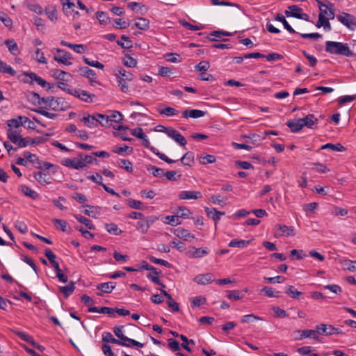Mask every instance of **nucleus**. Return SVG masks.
Here are the masks:
<instances>
[{"label": "nucleus", "instance_id": "46", "mask_svg": "<svg viewBox=\"0 0 356 356\" xmlns=\"http://www.w3.org/2000/svg\"><path fill=\"white\" fill-rule=\"evenodd\" d=\"M105 228L108 233L112 234L119 235L122 233V230L119 229L115 223H107L105 225Z\"/></svg>", "mask_w": 356, "mask_h": 356}, {"label": "nucleus", "instance_id": "7", "mask_svg": "<svg viewBox=\"0 0 356 356\" xmlns=\"http://www.w3.org/2000/svg\"><path fill=\"white\" fill-rule=\"evenodd\" d=\"M61 102H63L61 98H56L52 96L42 97V104H44L47 107L50 108L54 111L64 110V108L60 106Z\"/></svg>", "mask_w": 356, "mask_h": 356}, {"label": "nucleus", "instance_id": "64", "mask_svg": "<svg viewBox=\"0 0 356 356\" xmlns=\"http://www.w3.org/2000/svg\"><path fill=\"white\" fill-rule=\"evenodd\" d=\"M227 298L230 300H238L243 298V295L238 290H232L228 291Z\"/></svg>", "mask_w": 356, "mask_h": 356}, {"label": "nucleus", "instance_id": "62", "mask_svg": "<svg viewBox=\"0 0 356 356\" xmlns=\"http://www.w3.org/2000/svg\"><path fill=\"white\" fill-rule=\"evenodd\" d=\"M79 92H81V93L79 95V98L86 102H92V98L95 97V95H91L89 92H88L87 91L83 90H81Z\"/></svg>", "mask_w": 356, "mask_h": 356}, {"label": "nucleus", "instance_id": "59", "mask_svg": "<svg viewBox=\"0 0 356 356\" xmlns=\"http://www.w3.org/2000/svg\"><path fill=\"white\" fill-rule=\"evenodd\" d=\"M261 293L268 297H278L279 291H275L271 287L264 286L261 289Z\"/></svg>", "mask_w": 356, "mask_h": 356}, {"label": "nucleus", "instance_id": "9", "mask_svg": "<svg viewBox=\"0 0 356 356\" xmlns=\"http://www.w3.org/2000/svg\"><path fill=\"white\" fill-rule=\"evenodd\" d=\"M179 197L181 200H197L202 197L200 191H183L179 194Z\"/></svg>", "mask_w": 356, "mask_h": 356}, {"label": "nucleus", "instance_id": "49", "mask_svg": "<svg viewBox=\"0 0 356 356\" xmlns=\"http://www.w3.org/2000/svg\"><path fill=\"white\" fill-rule=\"evenodd\" d=\"M312 165L314 166L312 169L316 172L326 173L330 171V169L326 165L321 163H313Z\"/></svg>", "mask_w": 356, "mask_h": 356}, {"label": "nucleus", "instance_id": "56", "mask_svg": "<svg viewBox=\"0 0 356 356\" xmlns=\"http://www.w3.org/2000/svg\"><path fill=\"white\" fill-rule=\"evenodd\" d=\"M52 222L54 223L56 228L60 229L63 232L66 231V227L67 225L66 221L61 219L54 218L52 219Z\"/></svg>", "mask_w": 356, "mask_h": 356}, {"label": "nucleus", "instance_id": "26", "mask_svg": "<svg viewBox=\"0 0 356 356\" xmlns=\"http://www.w3.org/2000/svg\"><path fill=\"white\" fill-rule=\"evenodd\" d=\"M54 76L57 79L65 82L70 81L72 79V75L70 73L60 70H55L54 72Z\"/></svg>", "mask_w": 356, "mask_h": 356}, {"label": "nucleus", "instance_id": "19", "mask_svg": "<svg viewBox=\"0 0 356 356\" xmlns=\"http://www.w3.org/2000/svg\"><path fill=\"white\" fill-rule=\"evenodd\" d=\"M33 175L34 179L40 184L45 185L51 183L49 175L42 171L35 172Z\"/></svg>", "mask_w": 356, "mask_h": 356}, {"label": "nucleus", "instance_id": "60", "mask_svg": "<svg viewBox=\"0 0 356 356\" xmlns=\"http://www.w3.org/2000/svg\"><path fill=\"white\" fill-rule=\"evenodd\" d=\"M14 333L15 335L18 336L22 340L26 341L28 343H32V341H33V338L28 334L26 332H20V331H14Z\"/></svg>", "mask_w": 356, "mask_h": 356}, {"label": "nucleus", "instance_id": "16", "mask_svg": "<svg viewBox=\"0 0 356 356\" xmlns=\"http://www.w3.org/2000/svg\"><path fill=\"white\" fill-rule=\"evenodd\" d=\"M213 275L211 273L200 274L196 275L193 280L198 284H207L212 282Z\"/></svg>", "mask_w": 356, "mask_h": 356}, {"label": "nucleus", "instance_id": "24", "mask_svg": "<svg viewBox=\"0 0 356 356\" xmlns=\"http://www.w3.org/2000/svg\"><path fill=\"white\" fill-rule=\"evenodd\" d=\"M60 44L63 46L67 47L73 49L75 52H76L78 54H82V53L85 52L86 50V46L84 45V44H71V43L67 42H66L65 40H62L60 42Z\"/></svg>", "mask_w": 356, "mask_h": 356}, {"label": "nucleus", "instance_id": "44", "mask_svg": "<svg viewBox=\"0 0 356 356\" xmlns=\"http://www.w3.org/2000/svg\"><path fill=\"white\" fill-rule=\"evenodd\" d=\"M193 252H191V256L194 258H200L208 254L209 251L207 248L202 249L197 248L195 247L192 248Z\"/></svg>", "mask_w": 356, "mask_h": 356}, {"label": "nucleus", "instance_id": "34", "mask_svg": "<svg viewBox=\"0 0 356 356\" xmlns=\"http://www.w3.org/2000/svg\"><path fill=\"white\" fill-rule=\"evenodd\" d=\"M321 149H329L331 151H334V152H343L345 150V147L343 145H341L340 143H336V144L326 143V144L322 145Z\"/></svg>", "mask_w": 356, "mask_h": 356}, {"label": "nucleus", "instance_id": "58", "mask_svg": "<svg viewBox=\"0 0 356 356\" xmlns=\"http://www.w3.org/2000/svg\"><path fill=\"white\" fill-rule=\"evenodd\" d=\"M26 7L31 11L38 14V15H41L43 13V9L38 4V3H28L26 4Z\"/></svg>", "mask_w": 356, "mask_h": 356}, {"label": "nucleus", "instance_id": "43", "mask_svg": "<svg viewBox=\"0 0 356 356\" xmlns=\"http://www.w3.org/2000/svg\"><path fill=\"white\" fill-rule=\"evenodd\" d=\"M121 40H118L117 44L122 48L129 49L132 47V42L127 36L124 35H122Z\"/></svg>", "mask_w": 356, "mask_h": 356}, {"label": "nucleus", "instance_id": "2", "mask_svg": "<svg viewBox=\"0 0 356 356\" xmlns=\"http://www.w3.org/2000/svg\"><path fill=\"white\" fill-rule=\"evenodd\" d=\"M325 50L327 53L334 55H341L352 57L354 54L350 50L347 43L340 42L326 41Z\"/></svg>", "mask_w": 356, "mask_h": 356}, {"label": "nucleus", "instance_id": "8", "mask_svg": "<svg viewBox=\"0 0 356 356\" xmlns=\"http://www.w3.org/2000/svg\"><path fill=\"white\" fill-rule=\"evenodd\" d=\"M316 329L321 331L320 334L332 335L342 333V330L340 328L334 327L332 325L327 326L325 324L318 325Z\"/></svg>", "mask_w": 356, "mask_h": 356}, {"label": "nucleus", "instance_id": "1", "mask_svg": "<svg viewBox=\"0 0 356 356\" xmlns=\"http://www.w3.org/2000/svg\"><path fill=\"white\" fill-rule=\"evenodd\" d=\"M27 122L31 121L27 117L19 116L17 119H11L7 121L8 127L7 131L8 138L12 143L17 145L19 147H25L29 143V137L22 138L21 133V126L25 124Z\"/></svg>", "mask_w": 356, "mask_h": 356}, {"label": "nucleus", "instance_id": "22", "mask_svg": "<svg viewBox=\"0 0 356 356\" xmlns=\"http://www.w3.org/2000/svg\"><path fill=\"white\" fill-rule=\"evenodd\" d=\"M85 125L89 128H94L97 127V120L96 113L93 115L88 114L81 120Z\"/></svg>", "mask_w": 356, "mask_h": 356}, {"label": "nucleus", "instance_id": "25", "mask_svg": "<svg viewBox=\"0 0 356 356\" xmlns=\"http://www.w3.org/2000/svg\"><path fill=\"white\" fill-rule=\"evenodd\" d=\"M205 211L207 216L216 222L220 219L221 216L225 215V212L218 211L216 210V209L214 208L209 209L208 207H206Z\"/></svg>", "mask_w": 356, "mask_h": 356}, {"label": "nucleus", "instance_id": "36", "mask_svg": "<svg viewBox=\"0 0 356 356\" xmlns=\"http://www.w3.org/2000/svg\"><path fill=\"white\" fill-rule=\"evenodd\" d=\"M4 43L13 55L16 56L19 54L17 44L14 40H7Z\"/></svg>", "mask_w": 356, "mask_h": 356}, {"label": "nucleus", "instance_id": "33", "mask_svg": "<svg viewBox=\"0 0 356 356\" xmlns=\"http://www.w3.org/2000/svg\"><path fill=\"white\" fill-rule=\"evenodd\" d=\"M275 20L282 23L284 29H286L290 33H296V31L291 27V26L286 20L284 16L281 14H277L275 17Z\"/></svg>", "mask_w": 356, "mask_h": 356}, {"label": "nucleus", "instance_id": "30", "mask_svg": "<svg viewBox=\"0 0 356 356\" xmlns=\"http://www.w3.org/2000/svg\"><path fill=\"white\" fill-rule=\"evenodd\" d=\"M115 75L118 79H121V78L124 79L125 80L131 81L134 79V75L129 72H127L125 70L122 68H119L116 70Z\"/></svg>", "mask_w": 356, "mask_h": 356}, {"label": "nucleus", "instance_id": "47", "mask_svg": "<svg viewBox=\"0 0 356 356\" xmlns=\"http://www.w3.org/2000/svg\"><path fill=\"white\" fill-rule=\"evenodd\" d=\"M165 223L170 225L172 226H177L181 223L179 216H167L165 217Z\"/></svg>", "mask_w": 356, "mask_h": 356}, {"label": "nucleus", "instance_id": "6", "mask_svg": "<svg viewBox=\"0 0 356 356\" xmlns=\"http://www.w3.org/2000/svg\"><path fill=\"white\" fill-rule=\"evenodd\" d=\"M337 19L350 30L356 29V17L349 13H343L337 16Z\"/></svg>", "mask_w": 356, "mask_h": 356}, {"label": "nucleus", "instance_id": "27", "mask_svg": "<svg viewBox=\"0 0 356 356\" xmlns=\"http://www.w3.org/2000/svg\"><path fill=\"white\" fill-rule=\"evenodd\" d=\"M281 235L284 236H292L295 235L294 228L292 226L285 225H277Z\"/></svg>", "mask_w": 356, "mask_h": 356}, {"label": "nucleus", "instance_id": "10", "mask_svg": "<svg viewBox=\"0 0 356 356\" xmlns=\"http://www.w3.org/2000/svg\"><path fill=\"white\" fill-rule=\"evenodd\" d=\"M115 286L116 284L115 282H113L100 283L98 285H97L96 287L98 290L101 291V292H97V295L99 296H102L103 293H111L112 291L115 289Z\"/></svg>", "mask_w": 356, "mask_h": 356}, {"label": "nucleus", "instance_id": "40", "mask_svg": "<svg viewBox=\"0 0 356 356\" xmlns=\"http://www.w3.org/2000/svg\"><path fill=\"white\" fill-rule=\"evenodd\" d=\"M158 112L161 115H165L167 116L176 115L179 113V111L172 107H165L164 108H158Z\"/></svg>", "mask_w": 356, "mask_h": 356}, {"label": "nucleus", "instance_id": "31", "mask_svg": "<svg viewBox=\"0 0 356 356\" xmlns=\"http://www.w3.org/2000/svg\"><path fill=\"white\" fill-rule=\"evenodd\" d=\"M59 291L64 294L65 298L69 297L74 291V282L72 281L68 285L60 286Z\"/></svg>", "mask_w": 356, "mask_h": 356}, {"label": "nucleus", "instance_id": "45", "mask_svg": "<svg viewBox=\"0 0 356 356\" xmlns=\"http://www.w3.org/2000/svg\"><path fill=\"white\" fill-rule=\"evenodd\" d=\"M321 331L319 330H303V336L306 338H310L313 339H318L320 335Z\"/></svg>", "mask_w": 356, "mask_h": 356}, {"label": "nucleus", "instance_id": "57", "mask_svg": "<svg viewBox=\"0 0 356 356\" xmlns=\"http://www.w3.org/2000/svg\"><path fill=\"white\" fill-rule=\"evenodd\" d=\"M147 170L151 172L154 177H162L165 175V172L163 169L156 168L155 166H150L147 168Z\"/></svg>", "mask_w": 356, "mask_h": 356}, {"label": "nucleus", "instance_id": "39", "mask_svg": "<svg viewBox=\"0 0 356 356\" xmlns=\"http://www.w3.org/2000/svg\"><path fill=\"white\" fill-rule=\"evenodd\" d=\"M138 22L135 23V26L140 30H147L149 28V22L148 19L143 17L138 19Z\"/></svg>", "mask_w": 356, "mask_h": 356}, {"label": "nucleus", "instance_id": "42", "mask_svg": "<svg viewBox=\"0 0 356 356\" xmlns=\"http://www.w3.org/2000/svg\"><path fill=\"white\" fill-rule=\"evenodd\" d=\"M285 293L293 299H298V296L302 294V292L298 291L295 286H289L285 290Z\"/></svg>", "mask_w": 356, "mask_h": 356}, {"label": "nucleus", "instance_id": "52", "mask_svg": "<svg viewBox=\"0 0 356 356\" xmlns=\"http://www.w3.org/2000/svg\"><path fill=\"white\" fill-rule=\"evenodd\" d=\"M97 124H100L103 127H108L109 124L108 115L96 113Z\"/></svg>", "mask_w": 356, "mask_h": 356}, {"label": "nucleus", "instance_id": "54", "mask_svg": "<svg viewBox=\"0 0 356 356\" xmlns=\"http://www.w3.org/2000/svg\"><path fill=\"white\" fill-rule=\"evenodd\" d=\"M102 341L106 343H112L118 345L119 341L113 337L112 334L108 332H104L102 334Z\"/></svg>", "mask_w": 356, "mask_h": 356}, {"label": "nucleus", "instance_id": "18", "mask_svg": "<svg viewBox=\"0 0 356 356\" xmlns=\"http://www.w3.org/2000/svg\"><path fill=\"white\" fill-rule=\"evenodd\" d=\"M153 222L154 220H149L144 217V218L140 219V220L137 222L136 229L142 234H145L147 232L150 227V224Z\"/></svg>", "mask_w": 356, "mask_h": 356}, {"label": "nucleus", "instance_id": "11", "mask_svg": "<svg viewBox=\"0 0 356 356\" xmlns=\"http://www.w3.org/2000/svg\"><path fill=\"white\" fill-rule=\"evenodd\" d=\"M63 164L67 167L76 170L83 169L86 166L83 161L79 159H66L63 161Z\"/></svg>", "mask_w": 356, "mask_h": 356}, {"label": "nucleus", "instance_id": "3", "mask_svg": "<svg viewBox=\"0 0 356 356\" xmlns=\"http://www.w3.org/2000/svg\"><path fill=\"white\" fill-rule=\"evenodd\" d=\"M158 127H161L165 129V133L168 137L173 139L177 143L181 146H185L187 143L186 138L176 129L172 128H166L164 126L159 125Z\"/></svg>", "mask_w": 356, "mask_h": 356}, {"label": "nucleus", "instance_id": "53", "mask_svg": "<svg viewBox=\"0 0 356 356\" xmlns=\"http://www.w3.org/2000/svg\"><path fill=\"white\" fill-rule=\"evenodd\" d=\"M109 123L114 122H120L122 120V115L119 111H112L110 115H108Z\"/></svg>", "mask_w": 356, "mask_h": 356}, {"label": "nucleus", "instance_id": "55", "mask_svg": "<svg viewBox=\"0 0 356 356\" xmlns=\"http://www.w3.org/2000/svg\"><path fill=\"white\" fill-rule=\"evenodd\" d=\"M343 268L348 270L349 271H356V261L344 260L342 262Z\"/></svg>", "mask_w": 356, "mask_h": 356}, {"label": "nucleus", "instance_id": "37", "mask_svg": "<svg viewBox=\"0 0 356 356\" xmlns=\"http://www.w3.org/2000/svg\"><path fill=\"white\" fill-rule=\"evenodd\" d=\"M0 72L4 74H9L12 76H15L16 74V72L10 65H7L2 60H0Z\"/></svg>", "mask_w": 356, "mask_h": 356}, {"label": "nucleus", "instance_id": "12", "mask_svg": "<svg viewBox=\"0 0 356 356\" xmlns=\"http://www.w3.org/2000/svg\"><path fill=\"white\" fill-rule=\"evenodd\" d=\"M174 234L179 238L186 241H191L195 238V236L192 234L188 229L184 228H177L175 229Z\"/></svg>", "mask_w": 356, "mask_h": 356}, {"label": "nucleus", "instance_id": "29", "mask_svg": "<svg viewBox=\"0 0 356 356\" xmlns=\"http://www.w3.org/2000/svg\"><path fill=\"white\" fill-rule=\"evenodd\" d=\"M21 192L26 196L29 197L33 200H35L38 197V194L31 188L26 185H22L20 186Z\"/></svg>", "mask_w": 356, "mask_h": 356}, {"label": "nucleus", "instance_id": "4", "mask_svg": "<svg viewBox=\"0 0 356 356\" xmlns=\"http://www.w3.org/2000/svg\"><path fill=\"white\" fill-rule=\"evenodd\" d=\"M56 54L54 56V59L58 63L70 65L72 63L70 61L72 58V54L61 49H55Z\"/></svg>", "mask_w": 356, "mask_h": 356}, {"label": "nucleus", "instance_id": "48", "mask_svg": "<svg viewBox=\"0 0 356 356\" xmlns=\"http://www.w3.org/2000/svg\"><path fill=\"white\" fill-rule=\"evenodd\" d=\"M96 17L98 19L100 24L106 25L108 24L109 17L107 13L103 11H97L96 13Z\"/></svg>", "mask_w": 356, "mask_h": 356}, {"label": "nucleus", "instance_id": "41", "mask_svg": "<svg viewBox=\"0 0 356 356\" xmlns=\"http://www.w3.org/2000/svg\"><path fill=\"white\" fill-rule=\"evenodd\" d=\"M181 162L185 165H191L194 161V154L191 152H186L180 159Z\"/></svg>", "mask_w": 356, "mask_h": 356}, {"label": "nucleus", "instance_id": "28", "mask_svg": "<svg viewBox=\"0 0 356 356\" xmlns=\"http://www.w3.org/2000/svg\"><path fill=\"white\" fill-rule=\"evenodd\" d=\"M252 240L245 241V240H237V239H233L232 240L229 244L228 246L230 248H245L247 247L250 243Z\"/></svg>", "mask_w": 356, "mask_h": 356}, {"label": "nucleus", "instance_id": "61", "mask_svg": "<svg viewBox=\"0 0 356 356\" xmlns=\"http://www.w3.org/2000/svg\"><path fill=\"white\" fill-rule=\"evenodd\" d=\"M127 204L132 209H143V203L139 200H136L134 199H129L127 200Z\"/></svg>", "mask_w": 356, "mask_h": 356}, {"label": "nucleus", "instance_id": "38", "mask_svg": "<svg viewBox=\"0 0 356 356\" xmlns=\"http://www.w3.org/2000/svg\"><path fill=\"white\" fill-rule=\"evenodd\" d=\"M74 218L80 222L84 224L89 229L94 230L95 229V225L92 224L90 220L83 217L81 215H74Z\"/></svg>", "mask_w": 356, "mask_h": 356}, {"label": "nucleus", "instance_id": "20", "mask_svg": "<svg viewBox=\"0 0 356 356\" xmlns=\"http://www.w3.org/2000/svg\"><path fill=\"white\" fill-rule=\"evenodd\" d=\"M118 345L128 348H133L134 346L143 348L144 346V343L130 339L127 337L123 341H119Z\"/></svg>", "mask_w": 356, "mask_h": 356}, {"label": "nucleus", "instance_id": "21", "mask_svg": "<svg viewBox=\"0 0 356 356\" xmlns=\"http://www.w3.org/2000/svg\"><path fill=\"white\" fill-rule=\"evenodd\" d=\"M303 120V127H307L309 129H313L314 126L317 124L318 120L313 114H309L305 118H301Z\"/></svg>", "mask_w": 356, "mask_h": 356}, {"label": "nucleus", "instance_id": "23", "mask_svg": "<svg viewBox=\"0 0 356 356\" xmlns=\"http://www.w3.org/2000/svg\"><path fill=\"white\" fill-rule=\"evenodd\" d=\"M161 293L163 294L167 299L168 306L172 309L174 312H179V304L172 300V296L163 289H160Z\"/></svg>", "mask_w": 356, "mask_h": 356}, {"label": "nucleus", "instance_id": "51", "mask_svg": "<svg viewBox=\"0 0 356 356\" xmlns=\"http://www.w3.org/2000/svg\"><path fill=\"white\" fill-rule=\"evenodd\" d=\"M118 165L124 169L128 172L133 171V165L131 161L127 159H120L118 162Z\"/></svg>", "mask_w": 356, "mask_h": 356}, {"label": "nucleus", "instance_id": "14", "mask_svg": "<svg viewBox=\"0 0 356 356\" xmlns=\"http://www.w3.org/2000/svg\"><path fill=\"white\" fill-rule=\"evenodd\" d=\"M206 114V112L197 110V109H186L182 113V117L184 118H199L204 117Z\"/></svg>", "mask_w": 356, "mask_h": 356}, {"label": "nucleus", "instance_id": "32", "mask_svg": "<svg viewBox=\"0 0 356 356\" xmlns=\"http://www.w3.org/2000/svg\"><path fill=\"white\" fill-rule=\"evenodd\" d=\"M198 158L200 163L202 165L213 163L216 161V156L211 154H201Z\"/></svg>", "mask_w": 356, "mask_h": 356}, {"label": "nucleus", "instance_id": "50", "mask_svg": "<svg viewBox=\"0 0 356 356\" xmlns=\"http://www.w3.org/2000/svg\"><path fill=\"white\" fill-rule=\"evenodd\" d=\"M113 332L115 335L119 339L118 341H123L127 337L124 334V326L115 325L113 327Z\"/></svg>", "mask_w": 356, "mask_h": 356}, {"label": "nucleus", "instance_id": "35", "mask_svg": "<svg viewBox=\"0 0 356 356\" xmlns=\"http://www.w3.org/2000/svg\"><path fill=\"white\" fill-rule=\"evenodd\" d=\"M149 149L154 153L155 154L156 156H158V157L161 159L162 161L166 162L167 163H175L176 161L175 160H172L170 158H168L165 154L160 152L157 149H156L155 147H154L153 146H152Z\"/></svg>", "mask_w": 356, "mask_h": 356}, {"label": "nucleus", "instance_id": "15", "mask_svg": "<svg viewBox=\"0 0 356 356\" xmlns=\"http://www.w3.org/2000/svg\"><path fill=\"white\" fill-rule=\"evenodd\" d=\"M80 74L89 79L91 84L97 83L95 79H96V73L94 70L88 67H81L79 68Z\"/></svg>", "mask_w": 356, "mask_h": 356}, {"label": "nucleus", "instance_id": "63", "mask_svg": "<svg viewBox=\"0 0 356 356\" xmlns=\"http://www.w3.org/2000/svg\"><path fill=\"white\" fill-rule=\"evenodd\" d=\"M123 63L127 67H136V65L137 64V61L136 59L132 58L131 56L127 55L123 58Z\"/></svg>", "mask_w": 356, "mask_h": 356}, {"label": "nucleus", "instance_id": "5", "mask_svg": "<svg viewBox=\"0 0 356 356\" xmlns=\"http://www.w3.org/2000/svg\"><path fill=\"white\" fill-rule=\"evenodd\" d=\"M23 74L27 77V79L24 81L26 83H32L33 81H35L42 88H47V90H50L51 88L49 83L47 82L44 79L38 76L34 72H24Z\"/></svg>", "mask_w": 356, "mask_h": 356}, {"label": "nucleus", "instance_id": "13", "mask_svg": "<svg viewBox=\"0 0 356 356\" xmlns=\"http://www.w3.org/2000/svg\"><path fill=\"white\" fill-rule=\"evenodd\" d=\"M319 15H322L323 17H326V18L333 19L335 17L334 4L329 2L323 8L320 10Z\"/></svg>", "mask_w": 356, "mask_h": 356}, {"label": "nucleus", "instance_id": "17", "mask_svg": "<svg viewBox=\"0 0 356 356\" xmlns=\"http://www.w3.org/2000/svg\"><path fill=\"white\" fill-rule=\"evenodd\" d=\"M302 122L303 120H301V118L294 119L293 120H289L286 122V125L290 128L291 132L297 133L302 129Z\"/></svg>", "mask_w": 356, "mask_h": 356}]
</instances>
